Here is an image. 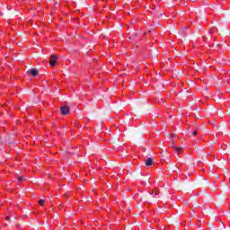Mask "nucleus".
I'll use <instances>...</instances> for the list:
<instances>
[{
    "mask_svg": "<svg viewBox=\"0 0 230 230\" xmlns=\"http://www.w3.org/2000/svg\"><path fill=\"white\" fill-rule=\"evenodd\" d=\"M156 17H160V18L164 17V12L158 13L156 14Z\"/></svg>",
    "mask_w": 230,
    "mask_h": 230,
    "instance_id": "nucleus-9",
    "label": "nucleus"
},
{
    "mask_svg": "<svg viewBox=\"0 0 230 230\" xmlns=\"http://www.w3.org/2000/svg\"><path fill=\"white\" fill-rule=\"evenodd\" d=\"M57 58H58V57L56 55H52L50 57L49 64H50L51 67H55V65L57 64Z\"/></svg>",
    "mask_w": 230,
    "mask_h": 230,
    "instance_id": "nucleus-1",
    "label": "nucleus"
},
{
    "mask_svg": "<svg viewBox=\"0 0 230 230\" xmlns=\"http://www.w3.org/2000/svg\"><path fill=\"white\" fill-rule=\"evenodd\" d=\"M137 37V33H135V34L133 35V40L136 39Z\"/></svg>",
    "mask_w": 230,
    "mask_h": 230,
    "instance_id": "nucleus-14",
    "label": "nucleus"
},
{
    "mask_svg": "<svg viewBox=\"0 0 230 230\" xmlns=\"http://www.w3.org/2000/svg\"><path fill=\"white\" fill-rule=\"evenodd\" d=\"M221 229L226 230V226L224 225V223H221Z\"/></svg>",
    "mask_w": 230,
    "mask_h": 230,
    "instance_id": "nucleus-11",
    "label": "nucleus"
},
{
    "mask_svg": "<svg viewBox=\"0 0 230 230\" xmlns=\"http://www.w3.org/2000/svg\"><path fill=\"white\" fill-rule=\"evenodd\" d=\"M132 39H134L133 36H130V37H129V40H132Z\"/></svg>",
    "mask_w": 230,
    "mask_h": 230,
    "instance_id": "nucleus-18",
    "label": "nucleus"
},
{
    "mask_svg": "<svg viewBox=\"0 0 230 230\" xmlns=\"http://www.w3.org/2000/svg\"><path fill=\"white\" fill-rule=\"evenodd\" d=\"M177 165L172 164L171 165L168 166V170H170V172H172V173H173V172L177 171Z\"/></svg>",
    "mask_w": 230,
    "mask_h": 230,
    "instance_id": "nucleus-5",
    "label": "nucleus"
},
{
    "mask_svg": "<svg viewBox=\"0 0 230 230\" xmlns=\"http://www.w3.org/2000/svg\"><path fill=\"white\" fill-rule=\"evenodd\" d=\"M210 227H213V224H210Z\"/></svg>",
    "mask_w": 230,
    "mask_h": 230,
    "instance_id": "nucleus-19",
    "label": "nucleus"
},
{
    "mask_svg": "<svg viewBox=\"0 0 230 230\" xmlns=\"http://www.w3.org/2000/svg\"><path fill=\"white\" fill-rule=\"evenodd\" d=\"M23 181H26V178L24 176H18L19 182H22Z\"/></svg>",
    "mask_w": 230,
    "mask_h": 230,
    "instance_id": "nucleus-8",
    "label": "nucleus"
},
{
    "mask_svg": "<svg viewBox=\"0 0 230 230\" xmlns=\"http://www.w3.org/2000/svg\"><path fill=\"white\" fill-rule=\"evenodd\" d=\"M5 220H10V217L7 216V217H5Z\"/></svg>",
    "mask_w": 230,
    "mask_h": 230,
    "instance_id": "nucleus-16",
    "label": "nucleus"
},
{
    "mask_svg": "<svg viewBox=\"0 0 230 230\" xmlns=\"http://www.w3.org/2000/svg\"><path fill=\"white\" fill-rule=\"evenodd\" d=\"M111 141L113 145H118V143H119V136L112 137Z\"/></svg>",
    "mask_w": 230,
    "mask_h": 230,
    "instance_id": "nucleus-6",
    "label": "nucleus"
},
{
    "mask_svg": "<svg viewBox=\"0 0 230 230\" xmlns=\"http://www.w3.org/2000/svg\"><path fill=\"white\" fill-rule=\"evenodd\" d=\"M144 199H148V194H146V195L144 196Z\"/></svg>",
    "mask_w": 230,
    "mask_h": 230,
    "instance_id": "nucleus-15",
    "label": "nucleus"
},
{
    "mask_svg": "<svg viewBox=\"0 0 230 230\" xmlns=\"http://www.w3.org/2000/svg\"><path fill=\"white\" fill-rule=\"evenodd\" d=\"M44 199H40L39 201H38V204L40 205V206H44Z\"/></svg>",
    "mask_w": 230,
    "mask_h": 230,
    "instance_id": "nucleus-10",
    "label": "nucleus"
},
{
    "mask_svg": "<svg viewBox=\"0 0 230 230\" xmlns=\"http://www.w3.org/2000/svg\"><path fill=\"white\" fill-rule=\"evenodd\" d=\"M61 111V114H63L64 116H66V114H69V106H62L60 108Z\"/></svg>",
    "mask_w": 230,
    "mask_h": 230,
    "instance_id": "nucleus-3",
    "label": "nucleus"
},
{
    "mask_svg": "<svg viewBox=\"0 0 230 230\" xmlns=\"http://www.w3.org/2000/svg\"><path fill=\"white\" fill-rule=\"evenodd\" d=\"M176 154H181L184 149L181 146L174 147Z\"/></svg>",
    "mask_w": 230,
    "mask_h": 230,
    "instance_id": "nucleus-7",
    "label": "nucleus"
},
{
    "mask_svg": "<svg viewBox=\"0 0 230 230\" xmlns=\"http://www.w3.org/2000/svg\"><path fill=\"white\" fill-rule=\"evenodd\" d=\"M199 133L197 132V130H194L193 132H192V136H197Z\"/></svg>",
    "mask_w": 230,
    "mask_h": 230,
    "instance_id": "nucleus-12",
    "label": "nucleus"
},
{
    "mask_svg": "<svg viewBox=\"0 0 230 230\" xmlns=\"http://www.w3.org/2000/svg\"><path fill=\"white\" fill-rule=\"evenodd\" d=\"M154 164V158L149 157L146 160V166H152Z\"/></svg>",
    "mask_w": 230,
    "mask_h": 230,
    "instance_id": "nucleus-4",
    "label": "nucleus"
},
{
    "mask_svg": "<svg viewBox=\"0 0 230 230\" xmlns=\"http://www.w3.org/2000/svg\"><path fill=\"white\" fill-rule=\"evenodd\" d=\"M157 195H159V192L158 191H155L154 197H157Z\"/></svg>",
    "mask_w": 230,
    "mask_h": 230,
    "instance_id": "nucleus-13",
    "label": "nucleus"
},
{
    "mask_svg": "<svg viewBox=\"0 0 230 230\" xmlns=\"http://www.w3.org/2000/svg\"><path fill=\"white\" fill-rule=\"evenodd\" d=\"M197 150H199V152H202V148H198Z\"/></svg>",
    "mask_w": 230,
    "mask_h": 230,
    "instance_id": "nucleus-17",
    "label": "nucleus"
},
{
    "mask_svg": "<svg viewBox=\"0 0 230 230\" xmlns=\"http://www.w3.org/2000/svg\"><path fill=\"white\" fill-rule=\"evenodd\" d=\"M28 75H31V76H38L39 75V70L37 68H32L27 71Z\"/></svg>",
    "mask_w": 230,
    "mask_h": 230,
    "instance_id": "nucleus-2",
    "label": "nucleus"
}]
</instances>
